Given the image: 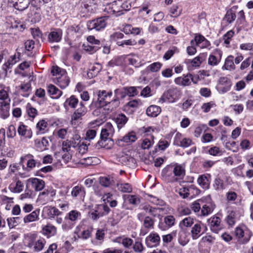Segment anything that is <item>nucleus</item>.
Instances as JSON below:
<instances>
[{
	"mask_svg": "<svg viewBox=\"0 0 253 253\" xmlns=\"http://www.w3.org/2000/svg\"><path fill=\"white\" fill-rule=\"evenodd\" d=\"M114 132V129L110 123L105 124L101 129L100 133V140L95 144L97 149L105 148L108 149L113 143L111 137Z\"/></svg>",
	"mask_w": 253,
	"mask_h": 253,
	"instance_id": "nucleus-1",
	"label": "nucleus"
},
{
	"mask_svg": "<svg viewBox=\"0 0 253 253\" xmlns=\"http://www.w3.org/2000/svg\"><path fill=\"white\" fill-rule=\"evenodd\" d=\"M53 82L62 89L66 88L69 84L70 79L66 72L57 66H53L51 71Z\"/></svg>",
	"mask_w": 253,
	"mask_h": 253,
	"instance_id": "nucleus-2",
	"label": "nucleus"
},
{
	"mask_svg": "<svg viewBox=\"0 0 253 253\" xmlns=\"http://www.w3.org/2000/svg\"><path fill=\"white\" fill-rule=\"evenodd\" d=\"M113 93L111 90H99L97 92V99L92 100L90 106H94L95 108L107 107V106L115 104L114 102L110 101V98Z\"/></svg>",
	"mask_w": 253,
	"mask_h": 253,
	"instance_id": "nucleus-3",
	"label": "nucleus"
},
{
	"mask_svg": "<svg viewBox=\"0 0 253 253\" xmlns=\"http://www.w3.org/2000/svg\"><path fill=\"white\" fill-rule=\"evenodd\" d=\"M182 95L181 90L176 87H171L166 90L159 99V102L164 103L169 102L173 103L178 100Z\"/></svg>",
	"mask_w": 253,
	"mask_h": 253,
	"instance_id": "nucleus-4",
	"label": "nucleus"
},
{
	"mask_svg": "<svg viewBox=\"0 0 253 253\" xmlns=\"http://www.w3.org/2000/svg\"><path fill=\"white\" fill-rule=\"evenodd\" d=\"M109 16H104L95 18L87 22V26L89 30L100 31L104 29L107 24Z\"/></svg>",
	"mask_w": 253,
	"mask_h": 253,
	"instance_id": "nucleus-5",
	"label": "nucleus"
},
{
	"mask_svg": "<svg viewBox=\"0 0 253 253\" xmlns=\"http://www.w3.org/2000/svg\"><path fill=\"white\" fill-rule=\"evenodd\" d=\"M235 234L240 244H247L252 236V232L249 229L243 230L239 227L236 228Z\"/></svg>",
	"mask_w": 253,
	"mask_h": 253,
	"instance_id": "nucleus-6",
	"label": "nucleus"
},
{
	"mask_svg": "<svg viewBox=\"0 0 253 253\" xmlns=\"http://www.w3.org/2000/svg\"><path fill=\"white\" fill-rule=\"evenodd\" d=\"M207 228L201 221H195L191 230V235L193 240H196L206 232Z\"/></svg>",
	"mask_w": 253,
	"mask_h": 253,
	"instance_id": "nucleus-7",
	"label": "nucleus"
},
{
	"mask_svg": "<svg viewBox=\"0 0 253 253\" xmlns=\"http://www.w3.org/2000/svg\"><path fill=\"white\" fill-rule=\"evenodd\" d=\"M160 219L158 227L163 231L167 230L175 224V218L171 215L165 216L163 219L161 218Z\"/></svg>",
	"mask_w": 253,
	"mask_h": 253,
	"instance_id": "nucleus-8",
	"label": "nucleus"
},
{
	"mask_svg": "<svg viewBox=\"0 0 253 253\" xmlns=\"http://www.w3.org/2000/svg\"><path fill=\"white\" fill-rule=\"evenodd\" d=\"M202 203V209L200 211L201 216H207L211 213L215 208V205L211 200L208 198L204 202L203 200H199Z\"/></svg>",
	"mask_w": 253,
	"mask_h": 253,
	"instance_id": "nucleus-9",
	"label": "nucleus"
},
{
	"mask_svg": "<svg viewBox=\"0 0 253 253\" xmlns=\"http://www.w3.org/2000/svg\"><path fill=\"white\" fill-rule=\"evenodd\" d=\"M27 161L26 165L27 169H32L37 166L38 167H40L41 165L40 162H37L34 159L33 155L29 154L21 157L20 159L19 164L22 166L23 169H24V165H23V163L24 161Z\"/></svg>",
	"mask_w": 253,
	"mask_h": 253,
	"instance_id": "nucleus-10",
	"label": "nucleus"
},
{
	"mask_svg": "<svg viewBox=\"0 0 253 253\" xmlns=\"http://www.w3.org/2000/svg\"><path fill=\"white\" fill-rule=\"evenodd\" d=\"M209 226L211 231L217 233L223 228V225L221 223V219L216 215H214L208 219Z\"/></svg>",
	"mask_w": 253,
	"mask_h": 253,
	"instance_id": "nucleus-11",
	"label": "nucleus"
},
{
	"mask_svg": "<svg viewBox=\"0 0 253 253\" xmlns=\"http://www.w3.org/2000/svg\"><path fill=\"white\" fill-rule=\"evenodd\" d=\"M62 212L55 207L46 206L43 208L42 214L45 218L55 219L56 216L61 215Z\"/></svg>",
	"mask_w": 253,
	"mask_h": 253,
	"instance_id": "nucleus-12",
	"label": "nucleus"
},
{
	"mask_svg": "<svg viewBox=\"0 0 253 253\" xmlns=\"http://www.w3.org/2000/svg\"><path fill=\"white\" fill-rule=\"evenodd\" d=\"M160 237L157 233H151L145 238V244L148 248H155L160 243Z\"/></svg>",
	"mask_w": 253,
	"mask_h": 253,
	"instance_id": "nucleus-13",
	"label": "nucleus"
},
{
	"mask_svg": "<svg viewBox=\"0 0 253 253\" xmlns=\"http://www.w3.org/2000/svg\"><path fill=\"white\" fill-rule=\"evenodd\" d=\"M231 85V82L227 77H221L218 81L217 89L219 92L224 93L230 90Z\"/></svg>",
	"mask_w": 253,
	"mask_h": 253,
	"instance_id": "nucleus-14",
	"label": "nucleus"
},
{
	"mask_svg": "<svg viewBox=\"0 0 253 253\" xmlns=\"http://www.w3.org/2000/svg\"><path fill=\"white\" fill-rule=\"evenodd\" d=\"M63 31L60 28L54 29L48 35L47 41L50 43L59 42L61 41Z\"/></svg>",
	"mask_w": 253,
	"mask_h": 253,
	"instance_id": "nucleus-15",
	"label": "nucleus"
},
{
	"mask_svg": "<svg viewBox=\"0 0 253 253\" xmlns=\"http://www.w3.org/2000/svg\"><path fill=\"white\" fill-rule=\"evenodd\" d=\"M114 98L112 100V102L115 103L114 107L116 108L120 104V98L124 99L127 95L126 88V87H124L122 88L116 89L114 91Z\"/></svg>",
	"mask_w": 253,
	"mask_h": 253,
	"instance_id": "nucleus-16",
	"label": "nucleus"
},
{
	"mask_svg": "<svg viewBox=\"0 0 253 253\" xmlns=\"http://www.w3.org/2000/svg\"><path fill=\"white\" fill-rule=\"evenodd\" d=\"M222 55V51L218 49H215L210 55L208 59V64L211 66H216L220 61Z\"/></svg>",
	"mask_w": 253,
	"mask_h": 253,
	"instance_id": "nucleus-17",
	"label": "nucleus"
},
{
	"mask_svg": "<svg viewBox=\"0 0 253 253\" xmlns=\"http://www.w3.org/2000/svg\"><path fill=\"white\" fill-rule=\"evenodd\" d=\"M30 185H31L33 188L36 191H39L42 190L44 187V181L42 179H40L37 178H29L27 180V187Z\"/></svg>",
	"mask_w": 253,
	"mask_h": 253,
	"instance_id": "nucleus-18",
	"label": "nucleus"
},
{
	"mask_svg": "<svg viewBox=\"0 0 253 253\" xmlns=\"http://www.w3.org/2000/svg\"><path fill=\"white\" fill-rule=\"evenodd\" d=\"M191 80L194 84H196V82L194 81L192 75L188 74L183 77H179L175 78L174 83L177 85L185 86L190 84Z\"/></svg>",
	"mask_w": 253,
	"mask_h": 253,
	"instance_id": "nucleus-19",
	"label": "nucleus"
},
{
	"mask_svg": "<svg viewBox=\"0 0 253 253\" xmlns=\"http://www.w3.org/2000/svg\"><path fill=\"white\" fill-rule=\"evenodd\" d=\"M162 174L163 176L169 182H174L177 181V178L175 177L172 169V166H168L163 169Z\"/></svg>",
	"mask_w": 253,
	"mask_h": 253,
	"instance_id": "nucleus-20",
	"label": "nucleus"
},
{
	"mask_svg": "<svg viewBox=\"0 0 253 253\" xmlns=\"http://www.w3.org/2000/svg\"><path fill=\"white\" fill-rule=\"evenodd\" d=\"M236 9L237 6H234L228 10L223 17V21H225L228 24L232 23L236 18Z\"/></svg>",
	"mask_w": 253,
	"mask_h": 253,
	"instance_id": "nucleus-21",
	"label": "nucleus"
},
{
	"mask_svg": "<svg viewBox=\"0 0 253 253\" xmlns=\"http://www.w3.org/2000/svg\"><path fill=\"white\" fill-rule=\"evenodd\" d=\"M3 101L0 103V117L3 119H6L9 116L10 104L9 102Z\"/></svg>",
	"mask_w": 253,
	"mask_h": 253,
	"instance_id": "nucleus-22",
	"label": "nucleus"
},
{
	"mask_svg": "<svg viewBox=\"0 0 253 253\" xmlns=\"http://www.w3.org/2000/svg\"><path fill=\"white\" fill-rule=\"evenodd\" d=\"M172 169L175 177L177 178V180L182 179L185 175V169L181 165L175 164L173 166H172Z\"/></svg>",
	"mask_w": 253,
	"mask_h": 253,
	"instance_id": "nucleus-23",
	"label": "nucleus"
},
{
	"mask_svg": "<svg viewBox=\"0 0 253 253\" xmlns=\"http://www.w3.org/2000/svg\"><path fill=\"white\" fill-rule=\"evenodd\" d=\"M117 125V127L120 129L123 127L128 121V118L124 114H117L113 119Z\"/></svg>",
	"mask_w": 253,
	"mask_h": 253,
	"instance_id": "nucleus-24",
	"label": "nucleus"
},
{
	"mask_svg": "<svg viewBox=\"0 0 253 253\" xmlns=\"http://www.w3.org/2000/svg\"><path fill=\"white\" fill-rule=\"evenodd\" d=\"M79 103L78 99L75 95H71L70 97L67 98L63 104L64 107L66 110L69 108H75Z\"/></svg>",
	"mask_w": 253,
	"mask_h": 253,
	"instance_id": "nucleus-25",
	"label": "nucleus"
},
{
	"mask_svg": "<svg viewBox=\"0 0 253 253\" xmlns=\"http://www.w3.org/2000/svg\"><path fill=\"white\" fill-rule=\"evenodd\" d=\"M87 112V109L85 107L78 108L71 116V123L72 125L76 124V121L78 120L81 117L84 116Z\"/></svg>",
	"mask_w": 253,
	"mask_h": 253,
	"instance_id": "nucleus-26",
	"label": "nucleus"
},
{
	"mask_svg": "<svg viewBox=\"0 0 253 253\" xmlns=\"http://www.w3.org/2000/svg\"><path fill=\"white\" fill-rule=\"evenodd\" d=\"M13 7L19 11L27 9L30 4V0H12Z\"/></svg>",
	"mask_w": 253,
	"mask_h": 253,
	"instance_id": "nucleus-27",
	"label": "nucleus"
},
{
	"mask_svg": "<svg viewBox=\"0 0 253 253\" xmlns=\"http://www.w3.org/2000/svg\"><path fill=\"white\" fill-rule=\"evenodd\" d=\"M47 91L53 99H58L63 93V92L53 84H49L47 86Z\"/></svg>",
	"mask_w": 253,
	"mask_h": 253,
	"instance_id": "nucleus-28",
	"label": "nucleus"
},
{
	"mask_svg": "<svg viewBox=\"0 0 253 253\" xmlns=\"http://www.w3.org/2000/svg\"><path fill=\"white\" fill-rule=\"evenodd\" d=\"M37 234L29 233L25 235V243L29 248H32L37 241Z\"/></svg>",
	"mask_w": 253,
	"mask_h": 253,
	"instance_id": "nucleus-29",
	"label": "nucleus"
},
{
	"mask_svg": "<svg viewBox=\"0 0 253 253\" xmlns=\"http://www.w3.org/2000/svg\"><path fill=\"white\" fill-rule=\"evenodd\" d=\"M40 210H36L31 213L26 215L23 218V222L25 224L35 221L39 219Z\"/></svg>",
	"mask_w": 253,
	"mask_h": 253,
	"instance_id": "nucleus-30",
	"label": "nucleus"
},
{
	"mask_svg": "<svg viewBox=\"0 0 253 253\" xmlns=\"http://www.w3.org/2000/svg\"><path fill=\"white\" fill-rule=\"evenodd\" d=\"M48 145V141L45 137H42L41 140L37 139L35 140V147L40 151L47 149Z\"/></svg>",
	"mask_w": 253,
	"mask_h": 253,
	"instance_id": "nucleus-31",
	"label": "nucleus"
},
{
	"mask_svg": "<svg viewBox=\"0 0 253 253\" xmlns=\"http://www.w3.org/2000/svg\"><path fill=\"white\" fill-rule=\"evenodd\" d=\"M18 134L27 138H31L32 136V131L28 126L24 125H21L18 128Z\"/></svg>",
	"mask_w": 253,
	"mask_h": 253,
	"instance_id": "nucleus-32",
	"label": "nucleus"
},
{
	"mask_svg": "<svg viewBox=\"0 0 253 253\" xmlns=\"http://www.w3.org/2000/svg\"><path fill=\"white\" fill-rule=\"evenodd\" d=\"M71 194L74 197L78 196L80 199L84 198L85 195L84 188L82 186H76L72 189Z\"/></svg>",
	"mask_w": 253,
	"mask_h": 253,
	"instance_id": "nucleus-33",
	"label": "nucleus"
},
{
	"mask_svg": "<svg viewBox=\"0 0 253 253\" xmlns=\"http://www.w3.org/2000/svg\"><path fill=\"white\" fill-rule=\"evenodd\" d=\"M161 112L160 107L157 105H151L147 108L146 113L148 116L151 117H157Z\"/></svg>",
	"mask_w": 253,
	"mask_h": 253,
	"instance_id": "nucleus-34",
	"label": "nucleus"
},
{
	"mask_svg": "<svg viewBox=\"0 0 253 253\" xmlns=\"http://www.w3.org/2000/svg\"><path fill=\"white\" fill-rule=\"evenodd\" d=\"M43 234L48 237L54 236L56 233V228L52 224H47L42 227Z\"/></svg>",
	"mask_w": 253,
	"mask_h": 253,
	"instance_id": "nucleus-35",
	"label": "nucleus"
},
{
	"mask_svg": "<svg viewBox=\"0 0 253 253\" xmlns=\"http://www.w3.org/2000/svg\"><path fill=\"white\" fill-rule=\"evenodd\" d=\"M102 66L100 64L96 63L94 64L87 73V76L90 78H92L97 75L101 71Z\"/></svg>",
	"mask_w": 253,
	"mask_h": 253,
	"instance_id": "nucleus-36",
	"label": "nucleus"
},
{
	"mask_svg": "<svg viewBox=\"0 0 253 253\" xmlns=\"http://www.w3.org/2000/svg\"><path fill=\"white\" fill-rule=\"evenodd\" d=\"M111 9L110 13L115 14L116 16H120L124 14L123 12L121 11L120 6H119L118 0L113 1L109 7Z\"/></svg>",
	"mask_w": 253,
	"mask_h": 253,
	"instance_id": "nucleus-37",
	"label": "nucleus"
},
{
	"mask_svg": "<svg viewBox=\"0 0 253 253\" xmlns=\"http://www.w3.org/2000/svg\"><path fill=\"white\" fill-rule=\"evenodd\" d=\"M208 176L210 177L211 175L209 174L208 176L205 175H200L197 179L198 184L204 189H209L210 187V182Z\"/></svg>",
	"mask_w": 253,
	"mask_h": 253,
	"instance_id": "nucleus-38",
	"label": "nucleus"
},
{
	"mask_svg": "<svg viewBox=\"0 0 253 253\" xmlns=\"http://www.w3.org/2000/svg\"><path fill=\"white\" fill-rule=\"evenodd\" d=\"M48 124L44 120L40 121L36 125L37 134H42L44 133L47 130Z\"/></svg>",
	"mask_w": 253,
	"mask_h": 253,
	"instance_id": "nucleus-39",
	"label": "nucleus"
},
{
	"mask_svg": "<svg viewBox=\"0 0 253 253\" xmlns=\"http://www.w3.org/2000/svg\"><path fill=\"white\" fill-rule=\"evenodd\" d=\"M65 216L66 219H69L76 224L77 221L81 218V214L77 210H72L67 213Z\"/></svg>",
	"mask_w": 253,
	"mask_h": 253,
	"instance_id": "nucleus-40",
	"label": "nucleus"
},
{
	"mask_svg": "<svg viewBox=\"0 0 253 253\" xmlns=\"http://www.w3.org/2000/svg\"><path fill=\"white\" fill-rule=\"evenodd\" d=\"M140 104V101L137 100L130 101L124 106V110L127 112L130 109V112H133Z\"/></svg>",
	"mask_w": 253,
	"mask_h": 253,
	"instance_id": "nucleus-41",
	"label": "nucleus"
},
{
	"mask_svg": "<svg viewBox=\"0 0 253 253\" xmlns=\"http://www.w3.org/2000/svg\"><path fill=\"white\" fill-rule=\"evenodd\" d=\"M95 208L96 209V212H99V214L102 217L107 215L110 211L109 207L105 204L96 205Z\"/></svg>",
	"mask_w": 253,
	"mask_h": 253,
	"instance_id": "nucleus-42",
	"label": "nucleus"
},
{
	"mask_svg": "<svg viewBox=\"0 0 253 253\" xmlns=\"http://www.w3.org/2000/svg\"><path fill=\"white\" fill-rule=\"evenodd\" d=\"M8 226L10 228H13L18 225L19 224L23 222V218L21 217H14L8 218L7 219Z\"/></svg>",
	"mask_w": 253,
	"mask_h": 253,
	"instance_id": "nucleus-43",
	"label": "nucleus"
},
{
	"mask_svg": "<svg viewBox=\"0 0 253 253\" xmlns=\"http://www.w3.org/2000/svg\"><path fill=\"white\" fill-rule=\"evenodd\" d=\"M206 58L207 54L206 53H200L191 61L192 65L194 67H199L201 64L206 60Z\"/></svg>",
	"mask_w": 253,
	"mask_h": 253,
	"instance_id": "nucleus-44",
	"label": "nucleus"
},
{
	"mask_svg": "<svg viewBox=\"0 0 253 253\" xmlns=\"http://www.w3.org/2000/svg\"><path fill=\"white\" fill-rule=\"evenodd\" d=\"M155 220L150 216H146L143 221V225L146 229L154 228Z\"/></svg>",
	"mask_w": 253,
	"mask_h": 253,
	"instance_id": "nucleus-45",
	"label": "nucleus"
},
{
	"mask_svg": "<svg viewBox=\"0 0 253 253\" xmlns=\"http://www.w3.org/2000/svg\"><path fill=\"white\" fill-rule=\"evenodd\" d=\"M24 185L20 180H17L15 184L11 183L9 185V189L12 192L20 193L23 189Z\"/></svg>",
	"mask_w": 253,
	"mask_h": 253,
	"instance_id": "nucleus-46",
	"label": "nucleus"
},
{
	"mask_svg": "<svg viewBox=\"0 0 253 253\" xmlns=\"http://www.w3.org/2000/svg\"><path fill=\"white\" fill-rule=\"evenodd\" d=\"M123 198L127 200L130 204L137 205L140 203V199L137 196L134 195H124Z\"/></svg>",
	"mask_w": 253,
	"mask_h": 253,
	"instance_id": "nucleus-47",
	"label": "nucleus"
},
{
	"mask_svg": "<svg viewBox=\"0 0 253 253\" xmlns=\"http://www.w3.org/2000/svg\"><path fill=\"white\" fill-rule=\"evenodd\" d=\"M234 57L232 55L228 56L225 61V63L222 67V69L226 70L234 69L235 68L234 63L233 61Z\"/></svg>",
	"mask_w": 253,
	"mask_h": 253,
	"instance_id": "nucleus-48",
	"label": "nucleus"
},
{
	"mask_svg": "<svg viewBox=\"0 0 253 253\" xmlns=\"http://www.w3.org/2000/svg\"><path fill=\"white\" fill-rule=\"evenodd\" d=\"M189 197L193 198L200 193V190L194 185L190 184L187 186Z\"/></svg>",
	"mask_w": 253,
	"mask_h": 253,
	"instance_id": "nucleus-49",
	"label": "nucleus"
},
{
	"mask_svg": "<svg viewBox=\"0 0 253 253\" xmlns=\"http://www.w3.org/2000/svg\"><path fill=\"white\" fill-rule=\"evenodd\" d=\"M45 244L46 241L43 238H40L37 240L34 245V251L36 252H39L42 251Z\"/></svg>",
	"mask_w": 253,
	"mask_h": 253,
	"instance_id": "nucleus-50",
	"label": "nucleus"
},
{
	"mask_svg": "<svg viewBox=\"0 0 253 253\" xmlns=\"http://www.w3.org/2000/svg\"><path fill=\"white\" fill-rule=\"evenodd\" d=\"M117 187L119 191L124 193H130L132 190L131 186L127 183H118Z\"/></svg>",
	"mask_w": 253,
	"mask_h": 253,
	"instance_id": "nucleus-51",
	"label": "nucleus"
},
{
	"mask_svg": "<svg viewBox=\"0 0 253 253\" xmlns=\"http://www.w3.org/2000/svg\"><path fill=\"white\" fill-rule=\"evenodd\" d=\"M136 139L135 133L131 131L125 135L122 139V141L126 143H130L134 142Z\"/></svg>",
	"mask_w": 253,
	"mask_h": 253,
	"instance_id": "nucleus-52",
	"label": "nucleus"
},
{
	"mask_svg": "<svg viewBox=\"0 0 253 253\" xmlns=\"http://www.w3.org/2000/svg\"><path fill=\"white\" fill-rule=\"evenodd\" d=\"M141 210L148 212L151 215L155 217L157 216V210L156 208L153 207L149 205H145L142 206Z\"/></svg>",
	"mask_w": 253,
	"mask_h": 253,
	"instance_id": "nucleus-53",
	"label": "nucleus"
},
{
	"mask_svg": "<svg viewBox=\"0 0 253 253\" xmlns=\"http://www.w3.org/2000/svg\"><path fill=\"white\" fill-rule=\"evenodd\" d=\"M113 182L112 178L109 176L100 177L99 183L103 187H108Z\"/></svg>",
	"mask_w": 253,
	"mask_h": 253,
	"instance_id": "nucleus-54",
	"label": "nucleus"
},
{
	"mask_svg": "<svg viewBox=\"0 0 253 253\" xmlns=\"http://www.w3.org/2000/svg\"><path fill=\"white\" fill-rule=\"evenodd\" d=\"M75 225V223L69 219H66V216H65L64 221L62 224V228L64 231H67L72 229Z\"/></svg>",
	"mask_w": 253,
	"mask_h": 253,
	"instance_id": "nucleus-55",
	"label": "nucleus"
},
{
	"mask_svg": "<svg viewBox=\"0 0 253 253\" xmlns=\"http://www.w3.org/2000/svg\"><path fill=\"white\" fill-rule=\"evenodd\" d=\"M195 221L193 218L187 217L180 221V226H183L186 227H191L195 223Z\"/></svg>",
	"mask_w": 253,
	"mask_h": 253,
	"instance_id": "nucleus-56",
	"label": "nucleus"
},
{
	"mask_svg": "<svg viewBox=\"0 0 253 253\" xmlns=\"http://www.w3.org/2000/svg\"><path fill=\"white\" fill-rule=\"evenodd\" d=\"M20 88L21 91L23 92V94L22 95L23 96L28 97L29 95V91L31 90V85L29 83L21 84L20 86Z\"/></svg>",
	"mask_w": 253,
	"mask_h": 253,
	"instance_id": "nucleus-57",
	"label": "nucleus"
},
{
	"mask_svg": "<svg viewBox=\"0 0 253 253\" xmlns=\"http://www.w3.org/2000/svg\"><path fill=\"white\" fill-rule=\"evenodd\" d=\"M116 43L118 46L124 47L125 45H134L136 44L137 42L135 40L130 39L125 40L122 41H118Z\"/></svg>",
	"mask_w": 253,
	"mask_h": 253,
	"instance_id": "nucleus-58",
	"label": "nucleus"
},
{
	"mask_svg": "<svg viewBox=\"0 0 253 253\" xmlns=\"http://www.w3.org/2000/svg\"><path fill=\"white\" fill-rule=\"evenodd\" d=\"M26 110L28 116L33 119L38 115L37 110L32 107L29 103L26 106Z\"/></svg>",
	"mask_w": 253,
	"mask_h": 253,
	"instance_id": "nucleus-59",
	"label": "nucleus"
},
{
	"mask_svg": "<svg viewBox=\"0 0 253 253\" xmlns=\"http://www.w3.org/2000/svg\"><path fill=\"white\" fill-rule=\"evenodd\" d=\"M213 186L216 190H222L224 189L223 180L219 177H216L214 180Z\"/></svg>",
	"mask_w": 253,
	"mask_h": 253,
	"instance_id": "nucleus-60",
	"label": "nucleus"
},
{
	"mask_svg": "<svg viewBox=\"0 0 253 253\" xmlns=\"http://www.w3.org/2000/svg\"><path fill=\"white\" fill-rule=\"evenodd\" d=\"M70 145L73 148L78 147L81 143V137L79 134H75L72 138L69 140Z\"/></svg>",
	"mask_w": 253,
	"mask_h": 253,
	"instance_id": "nucleus-61",
	"label": "nucleus"
},
{
	"mask_svg": "<svg viewBox=\"0 0 253 253\" xmlns=\"http://www.w3.org/2000/svg\"><path fill=\"white\" fill-rule=\"evenodd\" d=\"M31 34L34 39L39 42V39H42V33L39 28H31Z\"/></svg>",
	"mask_w": 253,
	"mask_h": 253,
	"instance_id": "nucleus-62",
	"label": "nucleus"
},
{
	"mask_svg": "<svg viewBox=\"0 0 253 253\" xmlns=\"http://www.w3.org/2000/svg\"><path fill=\"white\" fill-rule=\"evenodd\" d=\"M191 208L198 215H200V211L202 209V203L199 202H195L191 205Z\"/></svg>",
	"mask_w": 253,
	"mask_h": 253,
	"instance_id": "nucleus-63",
	"label": "nucleus"
},
{
	"mask_svg": "<svg viewBox=\"0 0 253 253\" xmlns=\"http://www.w3.org/2000/svg\"><path fill=\"white\" fill-rule=\"evenodd\" d=\"M84 49L88 52H89L90 53H94L98 50L100 46L97 45H92V44L90 45L89 44H83Z\"/></svg>",
	"mask_w": 253,
	"mask_h": 253,
	"instance_id": "nucleus-64",
	"label": "nucleus"
}]
</instances>
